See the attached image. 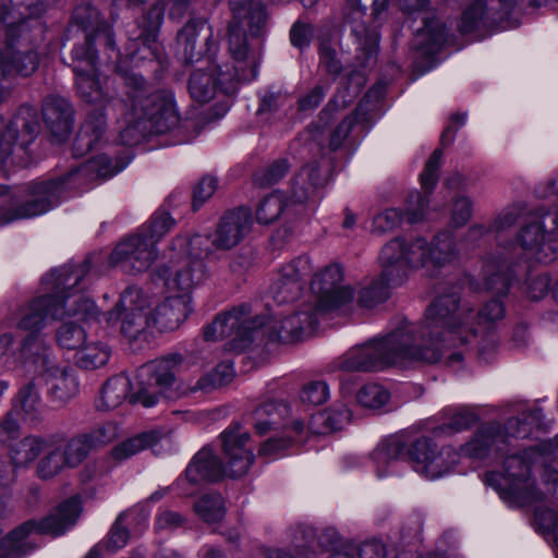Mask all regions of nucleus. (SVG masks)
Masks as SVG:
<instances>
[{"instance_id": "obj_32", "label": "nucleus", "mask_w": 558, "mask_h": 558, "mask_svg": "<svg viewBox=\"0 0 558 558\" xmlns=\"http://www.w3.org/2000/svg\"><path fill=\"white\" fill-rule=\"evenodd\" d=\"M73 21L88 31L82 45L89 44L94 48L93 41L98 39L113 49L114 41L111 26L100 19L99 12L94 7L87 3L76 7L73 12Z\"/></svg>"}, {"instance_id": "obj_15", "label": "nucleus", "mask_w": 558, "mask_h": 558, "mask_svg": "<svg viewBox=\"0 0 558 558\" xmlns=\"http://www.w3.org/2000/svg\"><path fill=\"white\" fill-rule=\"evenodd\" d=\"M424 250L423 238H396L386 243L379 254L383 278H387L390 283L401 284L410 270L424 265Z\"/></svg>"}, {"instance_id": "obj_48", "label": "nucleus", "mask_w": 558, "mask_h": 558, "mask_svg": "<svg viewBox=\"0 0 558 558\" xmlns=\"http://www.w3.org/2000/svg\"><path fill=\"white\" fill-rule=\"evenodd\" d=\"M319 184L318 168L316 165L304 167L298 174L293 184L292 198L295 203L306 202Z\"/></svg>"}, {"instance_id": "obj_60", "label": "nucleus", "mask_w": 558, "mask_h": 558, "mask_svg": "<svg viewBox=\"0 0 558 558\" xmlns=\"http://www.w3.org/2000/svg\"><path fill=\"white\" fill-rule=\"evenodd\" d=\"M441 151L436 149L427 160L423 172L421 173V184L423 190L428 193L435 186L438 180V169L440 166Z\"/></svg>"}, {"instance_id": "obj_43", "label": "nucleus", "mask_w": 558, "mask_h": 558, "mask_svg": "<svg viewBox=\"0 0 558 558\" xmlns=\"http://www.w3.org/2000/svg\"><path fill=\"white\" fill-rule=\"evenodd\" d=\"M140 517V524H143L144 527L147 526L148 512H145L142 507L134 508L128 512H124L118 517L114 524L112 525L107 541L102 544V548L110 553H116L117 550L123 548L129 541V533L122 526V522L124 520H133L135 515Z\"/></svg>"}, {"instance_id": "obj_42", "label": "nucleus", "mask_w": 558, "mask_h": 558, "mask_svg": "<svg viewBox=\"0 0 558 558\" xmlns=\"http://www.w3.org/2000/svg\"><path fill=\"white\" fill-rule=\"evenodd\" d=\"M106 128V120L102 114L90 116L82 125L77 134L73 150L76 156H83L100 141Z\"/></svg>"}, {"instance_id": "obj_44", "label": "nucleus", "mask_w": 558, "mask_h": 558, "mask_svg": "<svg viewBox=\"0 0 558 558\" xmlns=\"http://www.w3.org/2000/svg\"><path fill=\"white\" fill-rule=\"evenodd\" d=\"M398 284L390 283L387 278H383V272L369 282L365 283L359 292L357 305L363 308H374L386 302L389 298L390 289Z\"/></svg>"}, {"instance_id": "obj_34", "label": "nucleus", "mask_w": 558, "mask_h": 558, "mask_svg": "<svg viewBox=\"0 0 558 558\" xmlns=\"http://www.w3.org/2000/svg\"><path fill=\"white\" fill-rule=\"evenodd\" d=\"M424 265L427 269H440L451 265L459 255L453 235L444 231L434 236L430 243L424 239Z\"/></svg>"}, {"instance_id": "obj_14", "label": "nucleus", "mask_w": 558, "mask_h": 558, "mask_svg": "<svg viewBox=\"0 0 558 558\" xmlns=\"http://www.w3.org/2000/svg\"><path fill=\"white\" fill-rule=\"evenodd\" d=\"M523 415L524 422L514 417L508 420L504 430L496 426L483 427L465 444L464 452L504 451L507 446H512V442L524 439L531 434V425L541 424L543 412L541 409H533Z\"/></svg>"}, {"instance_id": "obj_38", "label": "nucleus", "mask_w": 558, "mask_h": 558, "mask_svg": "<svg viewBox=\"0 0 558 558\" xmlns=\"http://www.w3.org/2000/svg\"><path fill=\"white\" fill-rule=\"evenodd\" d=\"M22 415L25 423L35 426L44 418V405L38 389L29 383L23 386L15 398L13 409L11 410Z\"/></svg>"}, {"instance_id": "obj_53", "label": "nucleus", "mask_w": 558, "mask_h": 558, "mask_svg": "<svg viewBox=\"0 0 558 558\" xmlns=\"http://www.w3.org/2000/svg\"><path fill=\"white\" fill-rule=\"evenodd\" d=\"M161 440L160 433L156 430L142 433L122 442L118 448V453H138L155 450Z\"/></svg>"}, {"instance_id": "obj_62", "label": "nucleus", "mask_w": 558, "mask_h": 558, "mask_svg": "<svg viewBox=\"0 0 558 558\" xmlns=\"http://www.w3.org/2000/svg\"><path fill=\"white\" fill-rule=\"evenodd\" d=\"M218 187V180L211 175L203 177L193 191V207L197 209L208 201Z\"/></svg>"}, {"instance_id": "obj_2", "label": "nucleus", "mask_w": 558, "mask_h": 558, "mask_svg": "<svg viewBox=\"0 0 558 558\" xmlns=\"http://www.w3.org/2000/svg\"><path fill=\"white\" fill-rule=\"evenodd\" d=\"M320 310L314 304H304L296 312L275 317L266 325L258 316H252L246 305L219 314L204 329L207 341L228 338L229 349L243 351L259 333L268 343L289 344L311 337L317 329Z\"/></svg>"}, {"instance_id": "obj_46", "label": "nucleus", "mask_w": 558, "mask_h": 558, "mask_svg": "<svg viewBox=\"0 0 558 558\" xmlns=\"http://www.w3.org/2000/svg\"><path fill=\"white\" fill-rule=\"evenodd\" d=\"M130 388V379L124 375L109 378L101 390L100 407L104 410L118 408L129 396Z\"/></svg>"}, {"instance_id": "obj_22", "label": "nucleus", "mask_w": 558, "mask_h": 558, "mask_svg": "<svg viewBox=\"0 0 558 558\" xmlns=\"http://www.w3.org/2000/svg\"><path fill=\"white\" fill-rule=\"evenodd\" d=\"M158 252L154 241L142 233L132 234L120 241L109 255V264L120 267L124 272L146 271L156 262Z\"/></svg>"}, {"instance_id": "obj_41", "label": "nucleus", "mask_w": 558, "mask_h": 558, "mask_svg": "<svg viewBox=\"0 0 558 558\" xmlns=\"http://www.w3.org/2000/svg\"><path fill=\"white\" fill-rule=\"evenodd\" d=\"M74 308H78L81 311V315L66 316L65 318H71L72 320L63 323L59 327L56 336L59 345L66 350H80L85 344L86 331L82 325H78V323L96 319L98 315V311L95 307V316L85 318L83 316L84 305L82 303L74 305Z\"/></svg>"}, {"instance_id": "obj_56", "label": "nucleus", "mask_w": 558, "mask_h": 558, "mask_svg": "<svg viewBox=\"0 0 558 558\" xmlns=\"http://www.w3.org/2000/svg\"><path fill=\"white\" fill-rule=\"evenodd\" d=\"M390 398L388 390H386L381 385L378 384H367L363 386L357 395V402L364 407L369 409H378L385 405Z\"/></svg>"}, {"instance_id": "obj_10", "label": "nucleus", "mask_w": 558, "mask_h": 558, "mask_svg": "<svg viewBox=\"0 0 558 558\" xmlns=\"http://www.w3.org/2000/svg\"><path fill=\"white\" fill-rule=\"evenodd\" d=\"M0 32L5 47L0 53V82L15 76H31L39 66V54L27 41L24 20L14 10L0 8Z\"/></svg>"}, {"instance_id": "obj_61", "label": "nucleus", "mask_w": 558, "mask_h": 558, "mask_svg": "<svg viewBox=\"0 0 558 558\" xmlns=\"http://www.w3.org/2000/svg\"><path fill=\"white\" fill-rule=\"evenodd\" d=\"M476 418L477 417L474 412L464 408L457 409L454 410V413L450 414L449 423L446 426L440 427L436 433H442L446 429L461 432L472 426L476 422Z\"/></svg>"}, {"instance_id": "obj_3", "label": "nucleus", "mask_w": 558, "mask_h": 558, "mask_svg": "<svg viewBox=\"0 0 558 558\" xmlns=\"http://www.w3.org/2000/svg\"><path fill=\"white\" fill-rule=\"evenodd\" d=\"M129 162V156L113 158L101 153L59 179L37 182L14 193L0 186V225L46 214L59 205L68 190L77 189L86 180L111 178Z\"/></svg>"}, {"instance_id": "obj_11", "label": "nucleus", "mask_w": 558, "mask_h": 558, "mask_svg": "<svg viewBox=\"0 0 558 558\" xmlns=\"http://www.w3.org/2000/svg\"><path fill=\"white\" fill-rule=\"evenodd\" d=\"M207 242L206 236L198 234L189 240L184 238L175 240L173 250L178 251V254L170 260L166 279L170 289L191 295V291L204 280L203 256L210 252L206 245Z\"/></svg>"}, {"instance_id": "obj_54", "label": "nucleus", "mask_w": 558, "mask_h": 558, "mask_svg": "<svg viewBox=\"0 0 558 558\" xmlns=\"http://www.w3.org/2000/svg\"><path fill=\"white\" fill-rule=\"evenodd\" d=\"M284 208L283 195L274 193L263 198L256 209V220L268 225L276 221Z\"/></svg>"}, {"instance_id": "obj_40", "label": "nucleus", "mask_w": 558, "mask_h": 558, "mask_svg": "<svg viewBox=\"0 0 558 558\" xmlns=\"http://www.w3.org/2000/svg\"><path fill=\"white\" fill-rule=\"evenodd\" d=\"M447 39V32L438 19L425 20L424 27L414 35V46L422 57H432Z\"/></svg>"}, {"instance_id": "obj_1", "label": "nucleus", "mask_w": 558, "mask_h": 558, "mask_svg": "<svg viewBox=\"0 0 558 558\" xmlns=\"http://www.w3.org/2000/svg\"><path fill=\"white\" fill-rule=\"evenodd\" d=\"M90 269V263L85 260L81 266L61 267L52 270L41 279L46 291H53L52 295H43L25 307L17 324L19 329L28 331L29 336L23 341L22 352L26 359L37 355L47 364V348L41 339L35 337L44 329L50 319L63 320L66 316H80L81 311L74 305H84L83 316L93 317L96 314L95 303L78 290H74Z\"/></svg>"}, {"instance_id": "obj_58", "label": "nucleus", "mask_w": 558, "mask_h": 558, "mask_svg": "<svg viewBox=\"0 0 558 558\" xmlns=\"http://www.w3.org/2000/svg\"><path fill=\"white\" fill-rule=\"evenodd\" d=\"M402 221V214L396 208H389L375 216L373 220L372 232L384 234L395 230Z\"/></svg>"}, {"instance_id": "obj_64", "label": "nucleus", "mask_w": 558, "mask_h": 558, "mask_svg": "<svg viewBox=\"0 0 558 558\" xmlns=\"http://www.w3.org/2000/svg\"><path fill=\"white\" fill-rule=\"evenodd\" d=\"M472 215V203L468 197H458L452 206L451 210V222L461 227L464 226L471 218Z\"/></svg>"}, {"instance_id": "obj_4", "label": "nucleus", "mask_w": 558, "mask_h": 558, "mask_svg": "<svg viewBox=\"0 0 558 558\" xmlns=\"http://www.w3.org/2000/svg\"><path fill=\"white\" fill-rule=\"evenodd\" d=\"M441 359L440 348H432L428 338L421 337V325L408 320L380 339H374L349 349L337 361L345 373L379 371L388 366L410 367L436 363Z\"/></svg>"}, {"instance_id": "obj_59", "label": "nucleus", "mask_w": 558, "mask_h": 558, "mask_svg": "<svg viewBox=\"0 0 558 558\" xmlns=\"http://www.w3.org/2000/svg\"><path fill=\"white\" fill-rule=\"evenodd\" d=\"M300 398L303 403L319 405L329 398V387L325 381L316 380L304 385Z\"/></svg>"}, {"instance_id": "obj_18", "label": "nucleus", "mask_w": 558, "mask_h": 558, "mask_svg": "<svg viewBox=\"0 0 558 558\" xmlns=\"http://www.w3.org/2000/svg\"><path fill=\"white\" fill-rule=\"evenodd\" d=\"M182 361L180 354H170L143 365L137 372L140 388L130 397V401L142 403L145 408L155 405L158 400L155 388L170 387L174 380V372Z\"/></svg>"}, {"instance_id": "obj_16", "label": "nucleus", "mask_w": 558, "mask_h": 558, "mask_svg": "<svg viewBox=\"0 0 558 558\" xmlns=\"http://www.w3.org/2000/svg\"><path fill=\"white\" fill-rule=\"evenodd\" d=\"M39 130L37 113L32 107H22L10 120L0 118V171L14 151L24 153Z\"/></svg>"}, {"instance_id": "obj_29", "label": "nucleus", "mask_w": 558, "mask_h": 558, "mask_svg": "<svg viewBox=\"0 0 558 558\" xmlns=\"http://www.w3.org/2000/svg\"><path fill=\"white\" fill-rule=\"evenodd\" d=\"M291 414V409L289 404L283 401H268L255 409L252 414L253 420V428L257 435H266L267 433L279 429L281 427H287V429L293 435L295 433L291 429L292 422L288 425L286 422ZM275 436L274 438H276ZM283 437H287L284 435ZM270 437L269 439H271ZM291 438V436H288ZM295 439V436L292 437Z\"/></svg>"}, {"instance_id": "obj_55", "label": "nucleus", "mask_w": 558, "mask_h": 558, "mask_svg": "<svg viewBox=\"0 0 558 558\" xmlns=\"http://www.w3.org/2000/svg\"><path fill=\"white\" fill-rule=\"evenodd\" d=\"M121 319V331L129 339H136L153 323V318L147 313L117 314Z\"/></svg>"}, {"instance_id": "obj_7", "label": "nucleus", "mask_w": 558, "mask_h": 558, "mask_svg": "<svg viewBox=\"0 0 558 558\" xmlns=\"http://www.w3.org/2000/svg\"><path fill=\"white\" fill-rule=\"evenodd\" d=\"M229 51L235 62L234 65L214 63L208 57L205 62L209 73L203 66L192 73L189 89L195 100L209 101L218 88L225 94H233L239 82H248L257 76L260 60L258 43L248 45L236 26H232L230 29Z\"/></svg>"}, {"instance_id": "obj_30", "label": "nucleus", "mask_w": 558, "mask_h": 558, "mask_svg": "<svg viewBox=\"0 0 558 558\" xmlns=\"http://www.w3.org/2000/svg\"><path fill=\"white\" fill-rule=\"evenodd\" d=\"M436 449L433 440L404 429L383 437L376 446L377 453H426Z\"/></svg>"}, {"instance_id": "obj_49", "label": "nucleus", "mask_w": 558, "mask_h": 558, "mask_svg": "<svg viewBox=\"0 0 558 558\" xmlns=\"http://www.w3.org/2000/svg\"><path fill=\"white\" fill-rule=\"evenodd\" d=\"M148 299L140 288L130 287L124 290L121 294L120 300L116 306L114 314H129L135 313H147L148 312ZM113 313L110 314V320L112 319Z\"/></svg>"}, {"instance_id": "obj_35", "label": "nucleus", "mask_w": 558, "mask_h": 558, "mask_svg": "<svg viewBox=\"0 0 558 558\" xmlns=\"http://www.w3.org/2000/svg\"><path fill=\"white\" fill-rule=\"evenodd\" d=\"M204 34L207 51L210 52L215 46L211 43L210 27L204 21L189 22L178 35V49L186 63L198 61L202 53V46L196 49L197 38Z\"/></svg>"}, {"instance_id": "obj_6", "label": "nucleus", "mask_w": 558, "mask_h": 558, "mask_svg": "<svg viewBox=\"0 0 558 558\" xmlns=\"http://www.w3.org/2000/svg\"><path fill=\"white\" fill-rule=\"evenodd\" d=\"M128 88V110L123 117L125 124L120 132L126 145L136 143L148 133H165L179 122V114L172 93L156 90L147 93L146 82L141 74L123 71L118 65Z\"/></svg>"}, {"instance_id": "obj_13", "label": "nucleus", "mask_w": 558, "mask_h": 558, "mask_svg": "<svg viewBox=\"0 0 558 558\" xmlns=\"http://www.w3.org/2000/svg\"><path fill=\"white\" fill-rule=\"evenodd\" d=\"M352 413L344 404L335 405L326 411L312 415L307 427L299 418L292 420L291 429L295 433V439L276 437L263 442L259 453H275L294 448L296 444H303L311 438L340 430L351 421Z\"/></svg>"}, {"instance_id": "obj_19", "label": "nucleus", "mask_w": 558, "mask_h": 558, "mask_svg": "<svg viewBox=\"0 0 558 558\" xmlns=\"http://www.w3.org/2000/svg\"><path fill=\"white\" fill-rule=\"evenodd\" d=\"M72 68L80 97L86 102L105 106L109 98L97 72L96 51L89 44L74 46Z\"/></svg>"}, {"instance_id": "obj_20", "label": "nucleus", "mask_w": 558, "mask_h": 558, "mask_svg": "<svg viewBox=\"0 0 558 558\" xmlns=\"http://www.w3.org/2000/svg\"><path fill=\"white\" fill-rule=\"evenodd\" d=\"M253 456H195L185 471L191 483L240 477L247 473Z\"/></svg>"}, {"instance_id": "obj_25", "label": "nucleus", "mask_w": 558, "mask_h": 558, "mask_svg": "<svg viewBox=\"0 0 558 558\" xmlns=\"http://www.w3.org/2000/svg\"><path fill=\"white\" fill-rule=\"evenodd\" d=\"M313 269L310 257L299 256L284 264L272 282L271 292L278 303L296 299L303 289L304 280Z\"/></svg>"}, {"instance_id": "obj_31", "label": "nucleus", "mask_w": 558, "mask_h": 558, "mask_svg": "<svg viewBox=\"0 0 558 558\" xmlns=\"http://www.w3.org/2000/svg\"><path fill=\"white\" fill-rule=\"evenodd\" d=\"M192 298L189 294H179L165 299L154 311L153 324L160 331L177 329L191 312Z\"/></svg>"}, {"instance_id": "obj_63", "label": "nucleus", "mask_w": 558, "mask_h": 558, "mask_svg": "<svg viewBox=\"0 0 558 558\" xmlns=\"http://www.w3.org/2000/svg\"><path fill=\"white\" fill-rule=\"evenodd\" d=\"M320 66L329 74L336 75L341 71V62L337 58L335 48L327 41H323L319 47Z\"/></svg>"}, {"instance_id": "obj_21", "label": "nucleus", "mask_w": 558, "mask_h": 558, "mask_svg": "<svg viewBox=\"0 0 558 558\" xmlns=\"http://www.w3.org/2000/svg\"><path fill=\"white\" fill-rule=\"evenodd\" d=\"M342 281L343 269L338 264L328 265L314 275L311 289L320 311L342 308L354 300L353 289Z\"/></svg>"}, {"instance_id": "obj_9", "label": "nucleus", "mask_w": 558, "mask_h": 558, "mask_svg": "<svg viewBox=\"0 0 558 558\" xmlns=\"http://www.w3.org/2000/svg\"><path fill=\"white\" fill-rule=\"evenodd\" d=\"M472 463L483 460L493 465L485 473V483L511 507L531 506L543 493L531 477V456H463Z\"/></svg>"}, {"instance_id": "obj_27", "label": "nucleus", "mask_w": 558, "mask_h": 558, "mask_svg": "<svg viewBox=\"0 0 558 558\" xmlns=\"http://www.w3.org/2000/svg\"><path fill=\"white\" fill-rule=\"evenodd\" d=\"M230 5L234 17L243 20L230 24L229 31L232 26H236L246 38L248 45L255 41L258 43V52L260 53L259 35L267 21L265 9L259 4H253L252 0H230Z\"/></svg>"}, {"instance_id": "obj_39", "label": "nucleus", "mask_w": 558, "mask_h": 558, "mask_svg": "<svg viewBox=\"0 0 558 558\" xmlns=\"http://www.w3.org/2000/svg\"><path fill=\"white\" fill-rule=\"evenodd\" d=\"M457 456H412L408 464L421 477L437 480L454 471Z\"/></svg>"}, {"instance_id": "obj_52", "label": "nucleus", "mask_w": 558, "mask_h": 558, "mask_svg": "<svg viewBox=\"0 0 558 558\" xmlns=\"http://www.w3.org/2000/svg\"><path fill=\"white\" fill-rule=\"evenodd\" d=\"M234 377L233 365L230 362L219 364L215 371L198 379L194 390L209 391L229 384Z\"/></svg>"}, {"instance_id": "obj_24", "label": "nucleus", "mask_w": 558, "mask_h": 558, "mask_svg": "<svg viewBox=\"0 0 558 558\" xmlns=\"http://www.w3.org/2000/svg\"><path fill=\"white\" fill-rule=\"evenodd\" d=\"M523 0H474L462 14L459 29L469 34L509 19Z\"/></svg>"}, {"instance_id": "obj_50", "label": "nucleus", "mask_w": 558, "mask_h": 558, "mask_svg": "<svg viewBox=\"0 0 558 558\" xmlns=\"http://www.w3.org/2000/svg\"><path fill=\"white\" fill-rule=\"evenodd\" d=\"M83 456H40L37 462V474L41 478H49L58 474L63 468H74L82 463Z\"/></svg>"}, {"instance_id": "obj_37", "label": "nucleus", "mask_w": 558, "mask_h": 558, "mask_svg": "<svg viewBox=\"0 0 558 558\" xmlns=\"http://www.w3.org/2000/svg\"><path fill=\"white\" fill-rule=\"evenodd\" d=\"M412 456H347L344 463L354 465L363 463L375 470L378 478L402 474L410 468L408 460Z\"/></svg>"}, {"instance_id": "obj_5", "label": "nucleus", "mask_w": 558, "mask_h": 558, "mask_svg": "<svg viewBox=\"0 0 558 558\" xmlns=\"http://www.w3.org/2000/svg\"><path fill=\"white\" fill-rule=\"evenodd\" d=\"M456 291L440 294L426 310L421 323V337L428 338L432 348H440L441 357L450 348L463 345L488 331L501 319L505 308L500 301L492 300L477 313L466 303L459 302Z\"/></svg>"}, {"instance_id": "obj_33", "label": "nucleus", "mask_w": 558, "mask_h": 558, "mask_svg": "<svg viewBox=\"0 0 558 558\" xmlns=\"http://www.w3.org/2000/svg\"><path fill=\"white\" fill-rule=\"evenodd\" d=\"M43 117L51 134L64 141L72 131L73 111L69 102L59 96H49L43 105Z\"/></svg>"}, {"instance_id": "obj_26", "label": "nucleus", "mask_w": 558, "mask_h": 558, "mask_svg": "<svg viewBox=\"0 0 558 558\" xmlns=\"http://www.w3.org/2000/svg\"><path fill=\"white\" fill-rule=\"evenodd\" d=\"M252 226L251 213L246 208H239L227 213L219 221L213 246L218 250H230L238 245L250 232Z\"/></svg>"}, {"instance_id": "obj_51", "label": "nucleus", "mask_w": 558, "mask_h": 558, "mask_svg": "<svg viewBox=\"0 0 558 558\" xmlns=\"http://www.w3.org/2000/svg\"><path fill=\"white\" fill-rule=\"evenodd\" d=\"M194 509L208 524L219 522L226 512L223 498L219 494L205 495L195 504Z\"/></svg>"}, {"instance_id": "obj_12", "label": "nucleus", "mask_w": 558, "mask_h": 558, "mask_svg": "<svg viewBox=\"0 0 558 558\" xmlns=\"http://www.w3.org/2000/svg\"><path fill=\"white\" fill-rule=\"evenodd\" d=\"M81 513V500L74 496L62 502L56 512L38 524L26 522L0 542V558H22L27 551L26 537L36 529L44 534L62 535L71 529Z\"/></svg>"}, {"instance_id": "obj_45", "label": "nucleus", "mask_w": 558, "mask_h": 558, "mask_svg": "<svg viewBox=\"0 0 558 558\" xmlns=\"http://www.w3.org/2000/svg\"><path fill=\"white\" fill-rule=\"evenodd\" d=\"M111 356L110 348L101 342L85 343L75 354V363L84 369H97L105 366Z\"/></svg>"}, {"instance_id": "obj_17", "label": "nucleus", "mask_w": 558, "mask_h": 558, "mask_svg": "<svg viewBox=\"0 0 558 558\" xmlns=\"http://www.w3.org/2000/svg\"><path fill=\"white\" fill-rule=\"evenodd\" d=\"M21 424L13 411H9L0 421V451L13 453H54L62 448L59 433L48 435H28L20 439Z\"/></svg>"}, {"instance_id": "obj_57", "label": "nucleus", "mask_w": 558, "mask_h": 558, "mask_svg": "<svg viewBox=\"0 0 558 558\" xmlns=\"http://www.w3.org/2000/svg\"><path fill=\"white\" fill-rule=\"evenodd\" d=\"M173 223V219L167 213H156L140 233L145 239L154 241L156 246L157 242L172 228Z\"/></svg>"}, {"instance_id": "obj_28", "label": "nucleus", "mask_w": 558, "mask_h": 558, "mask_svg": "<svg viewBox=\"0 0 558 558\" xmlns=\"http://www.w3.org/2000/svg\"><path fill=\"white\" fill-rule=\"evenodd\" d=\"M62 436V448L54 453H88L102 449L113 441L117 436V427L113 424H105L85 433L77 434L70 439Z\"/></svg>"}, {"instance_id": "obj_23", "label": "nucleus", "mask_w": 558, "mask_h": 558, "mask_svg": "<svg viewBox=\"0 0 558 558\" xmlns=\"http://www.w3.org/2000/svg\"><path fill=\"white\" fill-rule=\"evenodd\" d=\"M349 11L345 15L344 26L350 31V34L356 45V59L361 68H365L375 61L379 37L375 27L367 25L366 19V4L362 0H347Z\"/></svg>"}, {"instance_id": "obj_36", "label": "nucleus", "mask_w": 558, "mask_h": 558, "mask_svg": "<svg viewBox=\"0 0 558 558\" xmlns=\"http://www.w3.org/2000/svg\"><path fill=\"white\" fill-rule=\"evenodd\" d=\"M48 393L60 404L66 403L78 392V380L70 367L53 366L47 375Z\"/></svg>"}, {"instance_id": "obj_47", "label": "nucleus", "mask_w": 558, "mask_h": 558, "mask_svg": "<svg viewBox=\"0 0 558 558\" xmlns=\"http://www.w3.org/2000/svg\"><path fill=\"white\" fill-rule=\"evenodd\" d=\"M219 441L225 453H238L240 451L252 453L251 434L239 424H231L220 435Z\"/></svg>"}, {"instance_id": "obj_8", "label": "nucleus", "mask_w": 558, "mask_h": 558, "mask_svg": "<svg viewBox=\"0 0 558 558\" xmlns=\"http://www.w3.org/2000/svg\"><path fill=\"white\" fill-rule=\"evenodd\" d=\"M556 257V246L548 240L545 226L539 217H533L521 230L517 243L512 245L509 256L485 262L482 269L483 288L497 294L508 292L511 276L508 274L510 262L524 259L525 263H549Z\"/></svg>"}]
</instances>
